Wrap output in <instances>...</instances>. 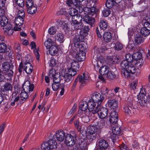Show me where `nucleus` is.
Returning <instances> with one entry per match:
<instances>
[{
  "instance_id": "f257e3e1",
  "label": "nucleus",
  "mask_w": 150,
  "mask_h": 150,
  "mask_svg": "<svg viewBox=\"0 0 150 150\" xmlns=\"http://www.w3.org/2000/svg\"><path fill=\"white\" fill-rule=\"evenodd\" d=\"M144 88H142L137 95L139 103L141 106L146 107L150 105V94L146 96Z\"/></svg>"
},
{
  "instance_id": "f03ea898",
  "label": "nucleus",
  "mask_w": 150,
  "mask_h": 150,
  "mask_svg": "<svg viewBox=\"0 0 150 150\" xmlns=\"http://www.w3.org/2000/svg\"><path fill=\"white\" fill-rule=\"evenodd\" d=\"M0 25L3 26L5 34L10 35L13 33L12 25L8 23L6 17L4 16L0 18Z\"/></svg>"
},
{
  "instance_id": "7ed1b4c3",
  "label": "nucleus",
  "mask_w": 150,
  "mask_h": 150,
  "mask_svg": "<svg viewBox=\"0 0 150 150\" xmlns=\"http://www.w3.org/2000/svg\"><path fill=\"white\" fill-rule=\"evenodd\" d=\"M133 100L131 98H128L125 105L124 106L123 109L125 113L130 116L136 113V109L133 105Z\"/></svg>"
},
{
  "instance_id": "20e7f679",
  "label": "nucleus",
  "mask_w": 150,
  "mask_h": 150,
  "mask_svg": "<svg viewBox=\"0 0 150 150\" xmlns=\"http://www.w3.org/2000/svg\"><path fill=\"white\" fill-rule=\"evenodd\" d=\"M23 70L25 71L27 74H30L33 70V68L32 65L29 62H26L24 64L21 62L18 68V71L20 74L22 73Z\"/></svg>"
},
{
  "instance_id": "39448f33",
  "label": "nucleus",
  "mask_w": 150,
  "mask_h": 150,
  "mask_svg": "<svg viewBox=\"0 0 150 150\" xmlns=\"http://www.w3.org/2000/svg\"><path fill=\"white\" fill-rule=\"evenodd\" d=\"M96 113H98L100 118L103 120L108 116V110L106 108L101 107L100 106H98L92 111V114H95Z\"/></svg>"
},
{
  "instance_id": "423d86ee",
  "label": "nucleus",
  "mask_w": 150,
  "mask_h": 150,
  "mask_svg": "<svg viewBox=\"0 0 150 150\" xmlns=\"http://www.w3.org/2000/svg\"><path fill=\"white\" fill-rule=\"evenodd\" d=\"M80 85V87L85 86L89 82V77L83 73L82 75H79L76 78Z\"/></svg>"
},
{
  "instance_id": "0eeeda50",
  "label": "nucleus",
  "mask_w": 150,
  "mask_h": 150,
  "mask_svg": "<svg viewBox=\"0 0 150 150\" xmlns=\"http://www.w3.org/2000/svg\"><path fill=\"white\" fill-rule=\"evenodd\" d=\"M91 98L97 104V106H100L104 100L105 97L99 93L96 92L93 93Z\"/></svg>"
},
{
  "instance_id": "6e6552de",
  "label": "nucleus",
  "mask_w": 150,
  "mask_h": 150,
  "mask_svg": "<svg viewBox=\"0 0 150 150\" xmlns=\"http://www.w3.org/2000/svg\"><path fill=\"white\" fill-rule=\"evenodd\" d=\"M76 141V138L74 136H72L71 134H67L65 136V143L68 146H73L75 144Z\"/></svg>"
},
{
  "instance_id": "1a4fd4ad",
  "label": "nucleus",
  "mask_w": 150,
  "mask_h": 150,
  "mask_svg": "<svg viewBox=\"0 0 150 150\" xmlns=\"http://www.w3.org/2000/svg\"><path fill=\"white\" fill-rule=\"evenodd\" d=\"M24 18L16 16L15 19V23L16 25L14 27L15 31H19L21 29V26L23 24Z\"/></svg>"
},
{
  "instance_id": "9d476101",
  "label": "nucleus",
  "mask_w": 150,
  "mask_h": 150,
  "mask_svg": "<svg viewBox=\"0 0 150 150\" xmlns=\"http://www.w3.org/2000/svg\"><path fill=\"white\" fill-rule=\"evenodd\" d=\"M121 66L122 68L125 67L131 74H134L135 72V67L131 63L125 62V61L123 62L121 64Z\"/></svg>"
},
{
  "instance_id": "9b49d317",
  "label": "nucleus",
  "mask_w": 150,
  "mask_h": 150,
  "mask_svg": "<svg viewBox=\"0 0 150 150\" xmlns=\"http://www.w3.org/2000/svg\"><path fill=\"white\" fill-rule=\"evenodd\" d=\"M94 57H95L98 60H101V59L103 60L104 57H102L101 55V53H103L105 51V50L102 48H98L97 47H95L94 48Z\"/></svg>"
},
{
  "instance_id": "f8f14e48",
  "label": "nucleus",
  "mask_w": 150,
  "mask_h": 150,
  "mask_svg": "<svg viewBox=\"0 0 150 150\" xmlns=\"http://www.w3.org/2000/svg\"><path fill=\"white\" fill-rule=\"evenodd\" d=\"M53 139L56 138V139L59 142H63L65 138V133L62 130H60L57 131L56 134L53 135Z\"/></svg>"
},
{
  "instance_id": "ddd939ff",
  "label": "nucleus",
  "mask_w": 150,
  "mask_h": 150,
  "mask_svg": "<svg viewBox=\"0 0 150 150\" xmlns=\"http://www.w3.org/2000/svg\"><path fill=\"white\" fill-rule=\"evenodd\" d=\"M98 147L96 150H106L109 145L108 142L104 139H100L98 141Z\"/></svg>"
},
{
  "instance_id": "4468645a",
  "label": "nucleus",
  "mask_w": 150,
  "mask_h": 150,
  "mask_svg": "<svg viewBox=\"0 0 150 150\" xmlns=\"http://www.w3.org/2000/svg\"><path fill=\"white\" fill-rule=\"evenodd\" d=\"M34 88V85L33 84H31L30 82L28 80L26 81L23 85V90L28 92L33 91Z\"/></svg>"
},
{
  "instance_id": "2eb2a0df",
  "label": "nucleus",
  "mask_w": 150,
  "mask_h": 150,
  "mask_svg": "<svg viewBox=\"0 0 150 150\" xmlns=\"http://www.w3.org/2000/svg\"><path fill=\"white\" fill-rule=\"evenodd\" d=\"M107 104L108 106L113 110H116L117 109L118 103L115 99H110L108 100Z\"/></svg>"
},
{
  "instance_id": "dca6fc26",
  "label": "nucleus",
  "mask_w": 150,
  "mask_h": 150,
  "mask_svg": "<svg viewBox=\"0 0 150 150\" xmlns=\"http://www.w3.org/2000/svg\"><path fill=\"white\" fill-rule=\"evenodd\" d=\"M83 21L91 27L93 26L95 22V19L93 17L90 16L88 15H85L83 17Z\"/></svg>"
},
{
  "instance_id": "f3484780",
  "label": "nucleus",
  "mask_w": 150,
  "mask_h": 150,
  "mask_svg": "<svg viewBox=\"0 0 150 150\" xmlns=\"http://www.w3.org/2000/svg\"><path fill=\"white\" fill-rule=\"evenodd\" d=\"M75 58L78 61H82L86 59V53L82 51H80L76 54Z\"/></svg>"
},
{
  "instance_id": "a211bd4d",
  "label": "nucleus",
  "mask_w": 150,
  "mask_h": 150,
  "mask_svg": "<svg viewBox=\"0 0 150 150\" xmlns=\"http://www.w3.org/2000/svg\"><path fill=\"white\" fill-rule=\"evenodd\" d=\"M94 122L97 129H102L105 125V121L101 119L100 120H96L94 121Z\"/></svg>"
},
{
  "instance_id": "6ab92c4d",
  "label": "nucleus",
  "mask_w": 150,
  "mask_h": 150,
  "mask_svg": "<svg viewBox=\"0 0 150 150\" xmlns=\"http://www.w3.org/2000/svg\"><path fill=\"white\" fill-rule=\"evenodd\" d=\"M77 148L79 150H87V144L83 139H81L79 141Z\"/></svg>"
},
{
  "instance_id": "aec40b11",
  "label": "nucleus",
  "mask_w": 150,
  "mask_h": 150,
  "mask_svg": "<svg viewBox=\"0 0 150 150\" xmlns=\"http://www.w3.org/2000/svg\"><path fill=\"white\" fill-rule=\"evenodd\" d=\"M58 50L57 46L55 44L52 45L51 47L49 49L47 53H48L52 56L56 54L58 51Z\"/></svg>"
},
{
  "instance_id": "412c9836",
  "label": "nucleus",
  "mask_w": 150,
  "mask_h": 150,
  "mask_svg": "<svg viewBox=\"0 0 150 150\" xmlns=\"http://www.w3.org/2000/svg\"><path fill=\"white\" fill-rule=\"evenodd\" d=\"M109 71V69L107 66L101 67L99 70V72L100 75L106 76Z\"/></svg>"
},
{
  "instance_id": "4be33fe9",
  "label": "nucleus",
  "mask_w": 150,
  "mask_h": 150,
  "mask_svg": "<svg viewBox=\"0 0 150 150\" xmlns=\"http://www.w3.org/2000/svg\"><path fill=\"white\" fill-rule=\"evenodd\" d=\"M87 103L88 107V110L89 111H91V112L92 113V111H93L94 107L96 106L97 104L95 102H94L92 99H90L87 102Z\"/></svg>"
},
{
  "instance_id": "5701e85b",
  "label": "nucleus",
  "mask_w": 150,
  "mask_h": 150,
  "mask_svg": "<svg viewBox=\"0 0 150 150\" xmlns=\"http://www.w3.org/2000/svg\"><path fill=\"white\" fill-rule=\"evenodd\" d=\"M144 41V38L139 34H136L135 37V42L137 45H139Z\"/></svg>"
},
{
  "instance_id": "b1692460",
  "label": "nucleus",
  "mask_w": 150,
  "mask_h": 150,
  "mask_svg": "<svg viewBox=\"0 0 150 150\" xmlns=\"http://www.w3.org/2000/svg\"><path fill=\"white\" fill-rule=\"evenodd\" d=\"M51 149H55L57 147V143L56 141V139H53L52 137V139L49 140L48 142Z\"/></svg>"
},
{
  "instance_id": "393cba45",
  "label": "nucleus",
  "mask_w": 150,
  "mask_h": 150,
  "mask_svg": "<svg viewBox=\"0 0 150 150\" xmlns=\"http://www.w3.org/2000/svg\"><path fill=\"white\" fill-rule=\"evenodd\" d=\"M103 38L105 42H110L112 39V35L111 33L109 32H105L103 35Z\"/></svg>"
},
{
  "instance_id": "a878e982",
  "label": "nucleus",
  "mask_w": 150,
  "mask_h": 150,
  "mask_svg": "<svg viewBox=\"0 0 150 150\" xmlns=\"http://www.w3.org/2000/svg\"><path fill=\"white\" fill-rule=\"evenodd\" d=\"M72 23H81L83 18L81 15H78L72 18Z\"/></svg>"
},
{
  "instance_id": "bb28decb",
  "label": "nucleus",
  "mask_w": 150,
  "mask_h": 150,
  "mask_svg": "<svg viewBox=\"0 0 150 150\" xmlns=\"http://www.w3.org/2000/svg\"><path fill=\"white\" fill-rule=\"evenodd\" d=\"M79 108L80 109L83 111H86L88 109V107L87 102L86 101H84L80 102Z\"/></svg>"
},
{
  "instance_id": "cd10ccee",
  "label": "nucleus",
  "mask_w": 150,
  "mask_h": 150,
  "mask_svg": "<svg viewBox=\"0 0 150 150\" xmlns=\"http://www.w3.org/2000/svg\"><path fill=\"white\" fill-rule=\"evenodd\" d=\"M73 24L72 26L71 29L72 30H76L81 29L83 26L82 23H72Z\"/></svg>"
},
{
  "instance_id": "c85d7f7f",
  "label": "nucleus",
  "mask_w": 150,
  "mask_h": 150,
  "mask_svg": "<svg viewBox=\"0 0 150 150\" xmlns=\"http://www.w3.org/2000/svg\"><path fill=\"white\" fill-rule=\"evenodd\" d=\"M79 11V12H81L82 11H80L79 8L76 9L73 8H71L69 9L68 12L69 14L72 16V18L73 16L77 15L78 13V11Z\"/></svg>"
},
{
  "instance_id": "c756f323",
  "label": "nucleus",
  "mask_w": 150,
  "mask_h": 150,
  "mask_svg": "<svg viewBox=\"0 0 150 150\" xmlns=\"http://www.w3.org/2000/svg\"><path fill=\"white\" fill-rule=\"evenodd\" d=\"M11 100L15 102L17 105H21L24 103L23 101H22L20 100V97L18 96H15V95L12 96L11 99Z\"/></svg>"
},
{
  "instance_id": "7c9ffc66",
  "label": "nucleus",
  "mask_w": 150,
  "mask_h": 150,
  "mask_svg": "<svg viewBox=\"0 0 150 150\" xmlns=\"http://www.w3.org/2000/svg\"><path fill=\"white\" fill-rule=\"evenodd\" d=\"M99 26L102 30H106L108 27V23L107 21L104 20H101L99 23Z\"/></svg>"
},
{
  "instance_id": "2f4dec72",
  "label": "nucleus",
  "mask_w": 150,
  "mask_h": 150,
  "mask_svg": "<svg viewBox=\"0 0 150 150\" xmlns=\"http://www.w3.org/2000/svg\"><path fill=\"white\" fill-rule=\"evenodd\" d=\"M54 44V42L50 38L47 39L44 43V45L47 49H49L52 45Z\"/></svg>"
},
{
  "instance_id": "473e14b6",
  "label": "nucleus",
  "mask_w": 150,
  "mask_h": 150,
  "mask_svg": "<svg viewBox=\"0 0 150 150\" xmlns=\"http://www.w3.org/2000/svg\"><path fill=\"white\" fill-rule=\"evenodd\" d=\"M140 33L142 36L146 37L150 34V31L148 29H147L143 27L140 29Z\"/></svg>"
},
{
  "instance_id": "72a5a7b5",
  "label": "nucleus",
  "mask_w": 150,
  "mask_h": 150,
  "mask_svg": "<svg viewBox=\"0 0 150 150\" xmlns=\"http://www.w3.org/2000/svg\"><path fill=\"white\" fill-rule=\"evenodd\" d=\"M97 137L96 134H89L87 135L86 138L88 141L90 143L96 140Z\"/></svg>"
},
{
  "instance_id": "f704fd0d",
  "label": "nucleus",
  "mask_w": 150,
  "mask_h": 150,
  "mask_svg": "<svg viewBox=\"0 0 150 150\" xmlns=\"http://www.w3.org/2000/svg\"><path fill=\"white\" fill-rule=\"evenodd\" d=\"M79 65L78 62L75 60H73L71 64L70 68L75 69L77 71H79Z\"/></svg>"
},
{
  "instance_id": "c9c22d12",
  "label": "nucleus",
  "mask_w": 150,
  "mask_h": 150,
  "mask_svg": "<svg viewBox=\"0 0 150 150\" xmlns=\"http://www.w3.org/2000/svg\"><path fill=\"white\" fill-rule=\"evenodd\" d=\"M28 92H26L25 91H23V90L22 91L20 95V97L21 98L20 100L21 101H25L26 100L28 97Z\"/></svg>"
},
{
  "instance_id": "e433bc0d",
  "label": "nucleus",
  "mask_w": 150,
  "mask_h": 150,
  "mask_svg": "<svg viewBox=\"0 0 150 150\" xmlns=\"http://www.w3.org/2000/svg\"><path fill=\"white\" fill-rule=\"evenodd\" d=\"M49 76L50 78L53 79L54 82V79H57V76H59V75L57 73H56L55 71L54 70H51L49 72Z\"/></svg>"
},
{
  "instance_id": "4c0bfd02",
  "label": "nucleus",
  "mask_w": 150,
  "mask_h": 150,
  "mask_svg": "<svg viewBox=\"0 0 150 150\" xmlns=\"http://www.w3.org/2000/svg\"><path fill=\"white\" fill-rule=\"evenodd\" d=\"M122 68L121 71L122 76L125 78L129 77L130 76L131 73H129V72L125 68V67H124Z\"/></svg>"
},
{
  "instance_id": "58836bf2",
  "label": "nucleus",
  "mask_w": 150,
  "mask_h": 150,
  "mask_svg": "<svg viewBox=\"0 0 150 150\" xmlns=\"http://www.w3.org/2000/svg\"><path fill=\"white\" fill-rule=\"evenodd\" d=\"M27 8L28 12L31 14L35 13L37 11V7L34 5Z\"/></svg>"
},
{
  "instance_id": "ea45409f",
  "label": "nucleus",
  "mask_w": 150,
  "mask_h": 150,
  "mask_svg": "<svg viewBox=\"0 0 150 150\" xmlns=\"http://www.w3.org/2000/svg\"><path fill=\"white\" fill-rule=\"evenodd\" d=\"M67 4L69 6H75L76 8H79V6L75 0H67Z\"/></svg>"
},
{
  "instance_id": "a19ab883",
  "label": "nucleus",
  "mask_w": 150,
  "mask_h": 150,
  "mask_svg": "<svg viewBox=\"0 0 150 150\" xmlns=\"http://www.w3.org/2000/svg\"><path fill=\"white\" fill-rule=\"evenodd\" d=\"M112 133L115 134L120 135L122 134V132L119 127H112Z\"/></svg>"
},
{
  "instance_id": "79ce46f5",
  "label": "nucleus",
  "mask_w": 150,
  "mask_h": 150,
  "mask_svg": "<svg viewBox=\"0 0 150 150\" xmlns=\"http://www.w3.org/2000/svg\"><path fill=\"white\" fill-rule=\"evenodd\" d=\"M11 84L8 83H6L2 87V89L3 91H9L12 89Z\"/></svg>"
},
{
  "instance_id": "37998d69",
  "label": "nucleus",
  "mask_w": 150,
  "mask_h": 150,
  "mask_svg": "<svg viewBox=\"0 0 150 150\" xmlns=\"http://www.w3.org/2000/svg\"><path fill=\"white\" fill-rule=\"evenodd\" d=\"M4 73L5 75V78H7L8 79H11L12 77L13 73L12 71L10 69L4 71Z\"/></svg>"
},
{
  "instance_id": "c03bdc74",
  "label": "nucleus",
  "mask_w": 150,
  "mask_h": 150,
  "mask_svg": "<svg viewBox=\"0 0 150 150\" xmlns=\"http://www.w3.org/2000/svg\"><path fill=\"white\" fill-rule=\"evenodd\" d=\"M84 40V37L81 35H76L74 38V42L75 44L78 42H82Z\"/></svg>"
},
{
  "instance_id": "a18cd8bd",
  "label": "nucleus",
  "mask_w": 150,
  "mask_h": 150,
  "mask_svg": "<svg viewBox=\"0 0 150 150\" xmlns=\"http://www.w3.org/2000/svg\"><path fill=\"white\" fill-rule=\"evenodd\" d=\"M108 79H117L118 78L117 75L115 74L114 73L111 71H109L108 74L106 76Z\"/></svg>"
},
{
  "instance_id": "49530a36",
  "label": "nucleus",
  "mask_w": 150,
  "mask_h": 150,
  "mask_svg": "<svg viewBox=\"0 0 150 150\" xmlns=\"http://www.w3.org/2000/svg\"><path fill=\"white\" fill-rule=\"evenodd\" d=\"M88 11V13L90 15L93 16L95 15V16H96L97 15V9L95 7H93L89 8Z\"/></svg>"
},
{
  "instance_id": "de8ad7c7",
  "label": "nucleus",
  "mask_w": 150,
  "mask_h": 150,
  "mask_svg": "<svg viewBox=\"0 0 150 150\" xmlns=\"http://www.w3.org/2000/svg\"><path fill=\"white\" fill-rule=\"evenodd\" d=\"M132 55L133 59L135 60H139L142 58V54L140 52L134 53L132 54Z\"/></svg>"
},
{
  "instance_id": "09e8293b",
  "label": "nucleus",
  "mask_w": 150,
  "mask_h": 150,
  "mask_svg": "<svg viewBox=\"0 0 150 150\" xmlns=\"http://www.w3.org/2000/svg\"><path fill=\"white\" fill-rule=\"evenodd\" d=\"M125 58L126 60V61H125V62L128 63H132L133 61V58L132 55L130 53H128L126 54L125 55Z\"/></svg>"
},
{
  "instance_id": "8fccbe9b",
  "label": "nucleus",
  "mask_w": 150,
  "mask_h": 150,
  "mask_svg": "<svg viewBox=\"0 0 150 150\" xmlns=\"http://www.w3.org/2000/svg\"><path fill=\"white\" fill-rule=\"evenodd\" d=\"M97 131V129L95 125H91L89 126L88 129V132L89 134H96Z\"/></svg>"
},
{
  "instance_id": "3c124183",
  "label": "nucleus",
  "mask_w": 150,
  "mask_h": 150,
  "mask_svg": "<svg viewBox=\"0 0 150 150\" xmlns=\"http://www.w3.org/2000/svg\"><path fill=\"white\" fill-rule=\"evenodd\" d=\"M115 4L114 0H106L105 5L108 8H111L114 6Z\"/></svg>"
},
{
  "instance_id": "603ef678",
  "label": "nucleus",
  "mask_w": 150,
  "mask_h": 150,
  "mask_svg": "<svg viewBox=\"0 0 150 150\" xmlns=\"http://www.w3.org/2000/svg\"><path fill=\"white\" fill-rule=\"evenodd\" d=\"M124 45L120 42H117L116 43L114 46L115 50L119 51L121 50L123 48Z\"/></svg>"
},
{
  "instance_id": "864d4df0",
  "label": "nucleus",
  "mask_w": 150,
  "mask_h": 150,
  "mask_svg": "<svg viewBox=\"0 0 150 150\" xmlns=\"http://www.w3.org/2000/svg\"><path fill=\"white\" fill-rule=\"evenodd\" d=\"M11 65L8 62H4L2 64V69L4 71L10 70Z\"/></svg>"
},
{
  "instance_id": "5fc2aeb1",
  "label": "nucleus",
  "mask_w": 150,
  "mask_h": 150,
  "mask_svg": "<svg viewBox=\"0 0 150 150\" xmlns=\"http://www.w3.org/2000/svg\"><path fill=\"white\" fill-rule=\"evenodd\" d=\"M42 149L43 150H50L51 148L48 142H44L41 145Z\"/></svg>"
},
{
  "instance_id": "6e6d98bb",
  "label": "nucleus",
  "mask_w": 150,
  "mask_h": 150,
  "mask_svg": "<svg viewBox=\"0 0 150 150\" xmlns=\"http://www.w3.org/2000/svg\"><path fill=\"white\" fill-rule=\"evenodd\" d=\"M7 48L6 45L4 43H0V53H4L6 52Z\"/></svg>"
},
{
  "instance_id": "4d7b16f0",
  "label": "nucleus",
  "mask_w": 150,
  "mask_h": 150,
  "mask_svg": "<svg viewBox=\"0 0 150 150\" xmlns=\"http://www.w3.org/2000/svg\"><path fill=\"white\" fill-rule=\"evenodd\" d=\"M67 71V74H68V75L73 76L76 74L77 71H78L70 68H68Z\"/></svg>"
},
{
  "instance_id": "13d9d810",
  "label": "nucleus",
  "mask_w": 150,
  "mask_h": 150,
  "mask_svg": "<svg viewBox=\"0 0 150 150\" xmlns=\"http://www.w3.org/2000/svg\"><path fill=\"white\" fill-rule=\"evenodd\" d=\"M102 13L104 17H108L111 13L110 8H107L104 9L102 11Z\"/></svg>"
},
{
  "instance_id": "bf43d9fd",
  "label": "nucleus",
  "mask_w": 150,
  "mask_h": 150,
  "mask_svg": "<svg viewBox=\"0 0 150 150\" xmlns=\"http://www.w3.org/2000/svg\"><path fill=\"white\" fill-rule=\"evenodd\" d=\"M57 38V40L59 41L60 43H63L64 41V36L63 34L60 33L58 34Z\"/></svg>"
},
{
  "instance_id": "052dcab7",
  "label": "nucleus",
  "mask_w": 150,
  "mask_h": 150,
  "mask_svg": "<svg viewBox=\"0 0 150 150\" xmlns=\"http://www.w3.org/2000/svg\"><path fill=\"white\" fill-rule=\"evenodd\" d=\"M109 90L108 88L106 87H104L102 88L101 93V95H107L108 93Z\"/></svg>"
},
{
  "instance_id": "680f3d73",
  "label": "nucleus",
  "mask_w": 150,
  "mask_h": 150,
  "mask_svg": "<svg viewBox=\"0 0 150 150\" xmlns=\"http://www.w3.org/2000/svg\"><path fill=\"white\" fill-rule=\"evenodd\" d=\"M89 28L88 26H84L82 28V31L84 33V35L86 36L88 34L89 30Z\"/></svg>"
},
{
  "instance_id": "e2e57ef3",
  "label": "nucleus",
  "mask_w": 150,
  "mask_h": 150,
  "mask_svg": "<svg viewBox=\"0 0 150 150\" xmlns=\"http://www.w3.org/2000/svg\"><path fill=\"white\" fill-rule=\"evenodd\" d=\"M57 30L55 27H52L50 28L48 30V33L50 35H53L56 33Z\"/></svg>"
},
{
  "instance_id": "0e129e2a",
  "label": "nucleus",
  "mask_w": 150,
  "mask_h": 150,
  "mask_svg": "<svg viewBox=\"0 0 150 150\" xmlns=\"http://www.w3.org/2000/svg\"><path fill=\"white\" fill-rule=\"evenodd\" d=\"M110 117L114 118H118V113L116 110H112L110 113Z\"/></svg>"
},
{
  "instance_id": "69168bd1",
  "label": "nucleus",
  "mask_w": 150,
  "mask_h": 150,
  "mask_svg": "<svg viewBox=\"0 0 150 150\" xmlns=\"http://www.w3.org/2000/svg\"><path fill=\"white\" fill-rule=\"evenodd\" d=\"M17 16L24 18L25 17V13L23 10H19L18 11Z\"/></svg>"
},
{
  "instance_id": "338daca9",
  "label": "nucleus",
  "mask_w": 150,
  "mask_h": 150,
  "mask_svg": "<svg viewBox=\"0 0 150 150\" xmlns=\"http://www.w3.org/2000/svg\"><path fill=\"white\" fill-rule=\"evenodd\" d=\"M15 2L17 3L18 6L21 8L24 7V0H15Z\"/></svg>"
},
{
  "instance_id": "774afa93",
  "label": "nucleus",
  "mask_w": 150,
  "mask_h": 150,
  "mask_svg": "<svg viewBox=\"0 0 150 150\" xmlns=\"http://www.w3.org/2000/svg\"><path fill=\"white\" fill-rule=\"evenodd\" d=\"M120 150H130L127 146L124 143H122L119 146Z\"/></svg>"
}]
</instances>
